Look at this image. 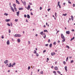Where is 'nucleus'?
I'll use <instances>...</instances> for the list:
<instances>
[{"label": "nucleus", "mask_w": 75, "mask_h": 75, "mask_svg": "<svg viewBox=\"0 0 75 75\" xmlns=\"http://www.w3.org/2000/svg\"><path fill=\"white\" fill-rule=\"evenodd\" d=\"M50 39H49L48 40V42H50Z\"/></svg>", "instance_id": "obj_42"}, {"label": "nucleus", "mask_w": 75, "mask_h": 75, "mask_svg": "<svg viewBox=\"0 0 75 75\" xmlns=\"http://www.w3.org/2000/svg\"><path fill=\"white\" fill-rule=\"evenodd\" d=\"M53 44L54 45H56V42H54L53 43Z\"/></svg>", "instance_id": "obj_37"}, {"label": "nucleus", "mask_w": 75, "mask_h": 75, "mask_svg": "<svg viewBox=\"0 0 75 75\" xmlns=\"http://www.w3.org/2000/svg\"><path fill=\"white\" fill-rule=\"evenodd\" d=\"M24 17H27V15H24Z\"/></svg>", "instance_id": "obj_49"}, {"label": "nucleus", "mask_w": 75, "mask_h": 75, "mask_svg": "<svg viewBox=\"0 0 75 75\" xmlns=\"http://www.w3.org/2000/svg\"><path fill=\"white\" fill-rule=\"evenodd\" d=\"M71 19L72 21H73V18H74V17L73 16H71Z\"/></svg>", "instance_id": "obj_13"}, {"label": "nucleus", "mask_w": 75, "mask_h": 75, "mask_svg": "<svg viewBox=\"0 0 75 75\" xmlns=\"http://www.w3.org/2000/svg\"><path fill=\"white\" fill-rule=\"evenodd\" d=\"M67 48H68V49H69V47L68 46H67Z\"/></svg>", "instance_id": "obj_43"}, {"label": "nucleus", "mask_w": 75, "mask_h": 75, "mask_svg": "<svg viewBox=\"0 0 75 75\" xmlns=\"http://www.w3.org/2000/svg\"><path fill=\"white\" fill-rule=\"evenodd\" d=\"M6 43L7 45H10V41L9 40H8L6 42Z\"/></svg>", "instance_id": "obj_5"}, {"label": "nucleus", "mask_w": 75, "mask_h": 75, "mask_svg": "<svg viewBox=\"0 0 75 75\" xmlns=\"http://www.w3.org/2000/svg\"><path fill=\"white\" fill-rule=\"evenodd\" d=\"M40 33L41 35H42V34H43V32H40Z\"/></svg>", "instance_id": "obj_29"}, {"label": "nucleus", "mask_w": 75, "mask_h": 75, "mask_svg": "<svg viewBox=\"0 0 75 75\" xmlns=\"http://www.w3.org/2000/svg\"><path fill=\"white\" fill-rule=\"evenodd\" d=\"M18 42H20V39H18Z\"/></svg>", "instance_id": "obj_19"}, {"label": "nucleus", "mask_w": 75, "mask_h": 75, "mask_svg": "<svg viewBox=\"0 0 75 75\" xmlns=\"http://www.w3.org/2000/svg\"><path fill=\"white\" fill-rule=\"evenodd\" d=\"M10 20H11L10 19H8V21H10Z\"/></svg>", "instance_id": "obj_53"}, {"label": "nucleus", "mask_w": 75, "mask_h": 75, "mask_svg": "<svg viewBox=\"0 0 75 75\" xmlns=\"http://www.w3.org/2000/svg\"><path fill=\"white\" fill-rule=\"evenodd\" d=\"M8 60H7L5 61L4 62L5 64H7V63H8Z\"/></svg>", "instance_id": "obj_12"}, {"label": "nucleus", "mask_w": 75, "mask_h": 75, "mask_svg": "<svg viewBox=\"0 0 75 75\" xmlns=\"http://www.w3.org/2000/svg\"><path fill=\"white\" fill-rule=\"evenodd\" d=\"M74 38H75L74 37H73L71 39V41H72V40H74Z\"/></svg>", "instance_id": "obj_17"}, {"label": "nucleus", "mask_w": 75, "mask_h": 75, "mask_svg": "<svg viewBox=\"0 0 75 75\" xmlns=\"http://www.w3.org/2000/svg\"><path fill=\"white\" fill-rule=\"evenodd\" d=\"M11 10H12V11L13 12H14V10L13 8V7H12L11 6Z\"/></svg>", "instance_id": "obj_3"}, {"label": "nucleus", "mask_w": 75, "mask_h": 75, "mask_svg": "<svg viewBox=\"0 0 75 75\" xmlns=\"http://www.w3.org/2000/svg\"><path fill=\"white\" fill-rule=\"evenodd\" d=\"M57 72L59 74H61V72H60V71H57Z\"/></svg>", "instance_id": "obj_33"}, {"label": "nucleus", "mask_w": 75, "mask_h": 75, "mask_svg": "<svg viewBox=\"0 0 75 75\" xmlns=\"http://www.w3.org/2000/svg\"><path fill=\"white\" fill-rule=\"evenodd\" d=\"M45 27H46L45 25H44V27L45 28Z\"/></svg>", "instance_id": "obj_64"}, {"label": "nucleus", "mask_w": 75, "mask_h": 75, "mask_svg": "<svg viewBox=\"0 0 75 75\" xmlns=\"http://www.w3.org/2000/svg\"><path fill=\"white\" fill-rule=\"evenodd\" d=\"M30 14H31V15H33V13L32 12H31L30 13Z\"/></svg>", "instance_id": "obj_56"}, {"label": "nucleus", "mask_w": 75, "mask_h": 75, "mask_svg": "<svg viewBox=\"0 0 75 75\" xmlns=\"http://www.w3.org/2000/svg\"><path fill=\"white\" fill-rule=\"evenodd\" d=\"M26 22H27V23H28V20H27V19L26 20Z\"/></svg>", "instance_id": "obj_60"}, {"label": "nucleus", "mask_w": 75, "mask_h": 75, "mask_svg": "<svg viewBox=\"0 0 75 75\" xmlns=\"http://www.w3.org/2000/svg\"><path fill=\"white\" fill-rule=\"evenodd\" d=\"M61 37L62 39H64L65 38V36L62 33L61 34Z\"/></svg>", "instance_id": "obj_2"}, {"label": "nucleus", "mask_w": 75, "mask_h": 75, "mask_svg": "<svg viewBox=\"0 0 75 75\" xmlns=\"http://www.w3.org/2000/svg\"><path fill=\"white\" fill-rule=\"evenodd\" d=\"M14 9H15V10L16 11H17V8H16V7H15L14 8Z\"/></svg>", "instance_id": "obj_28"}, {"label": "nucleus", "mask_w": 75, "mask_h": 75, "mask_svg": "<svg viewBox=\"0 0 75 75\" xmlns=\"http://www.w3.org/2000/svg\"><path fill=\"white\" fill-rule=\"evenodd\" d=\"M18 21V19H15V21H16L17 22Z\"/></svg>", "instance_id": "obj_48"}, {"label": "nucleus", "mask_w": 75, "mask_h": 75, "mask_svg": "<svg viewBox=\"0 0 75 75\" xmlns=\"http://www.w3.org/2000/svg\"><path fill=\"white\" fill-rule=\"evenodd\" d=\"M45 46H46V47H47V46H48V44H46L45 45Z\"/></svg>", "instance_id": "obj_41"}, {"label": "nucleus", "mask_w": 75, "mask_h": 75, "mask_svg": "<svg viewBox=\"0 0 75 75\" xmlns=\"http://www.w3.org/2000/svg\"><path fill=\"white\" fill-rule=\"evenodd\" d=\"M66 33L67 34H70V31H67Z\"/></svg>", "instance_id": "obj_6"}, {"label": "nucleus", "mask_w": 75, "mask_h": 75, "mask_svg": "<svg viewBox=\"0 0 75 75\" xmlns=\"http://www.w3.org/2000/svg\"><path fill=\"white\" fill-rule=\"evenodd\" d=\"M58 43H60V41H59V40H58Z\"/></svg>", "instance_id": "obj_59"}, {"label": "nucleus", "mask_w": 75, "mask_h": 75, "mask_svg": "<svg viewBox=\"0 0 75 75\" xmlns=\"http://www.w3.org/2000/svg\"><path fill=\"white\" fill-rule=\"evenodd\" d=\"M53 73H54V74H57V73L55 71H54L53 72Z\"/></svg>", "instance_id": "obj_24"}, {"label": "nucleus", "mask_w": 75, "mask_h": 75, "mask_svg": "<svg viewBox=\"0 0 75 75\" xmlns=\"http://www.w3.org/2000/svg\"><path fill=\"white\" fill-rule=\"evenodd\" d=\"M68 3H69V4H71V2H70V1L69 0L68 1Z\"/></svg>", "instance_id": "obj_31"}, {"label": "nucleus", "mask_w": 75, "mask_h": 75, "mask_svg": "<svg viewBox=\"0 0 75 75\" xmlns=\"http://www.w3.org/2000/svg\"><path fill=\"white\" fill-rule=\"evenodd\" d=\"M59 3H60V2L59 1L58 2V4H59Z\"/></svg>", "instance_id": "obj_57"}, {"label": "nucleus", "mask_w": 75, "mask_h": 75, "mask_svg": "<svg viewBox=\"0 0 75 75\" xmlns=\"http://www.w3.org/2000/svg\"><path fill=\"white\" fill-rule=\"evenodd\" d=\"M63 63L64 64V65L66 64V62H65V61H64L63 62Z\"/></svg>", "instance_id": "obj_30"}, {"label": "nucleus", "mask_w": 75, "mask_h": 75, "mask_svg": "<svg viewBox=\"0 0 75 75\" xmlns=\"http://www.w3.org/2000/svg\"><path fill=\"white\" fill-rule=\"evenodd\" d=\"M16 3H17L18 4H20V3H19V2L17 0H16Z\"/></svg>", "instance_id": "obj_16"}, {"label": "nucleus", "mask_w": 75, "mask_h": 75, "mask_svg": "<svg viewBox=\"0 0 75 75\" xmlns=\"http://www.w3.org/2000/svg\"><path fill=\"white\" fill-rule=\"evenodd\" d=\"M21 35L18 34H16L15 35V37H21Z\"/></svg>", "instance_id": "obj_1"}, {"label": "nucleus", "mask_w": 75, "mask_h": 75, "mask_svg": "<svg viewBox=\"0 0 75 75\" xmlns=\"http://www.w3.org/2000/svg\"><path fill=\"white\" fill-rule=\"evenodd\" d=\"M11 67V63L9 64V65L8 66V67Z\"/></svg>", "instance_id": "obj_18"}, {"label": "nucleus", "mask_w": 75, "mask_h": 75, "mask_svg": "<svg viewBox=\"0 0 75 75\" xmlns=\"http://www.w3.org/2000/svg\"><path fill=\"white\" fill-rule=\"evenodd\" d=\"M42 9V7H40V10H41Z\"/></svg>", "instance_id": "obj_45"}, {"label": "nucleus", "mask_w": 75, "mask_h": 75, "mask_svg": "<svg viewBox=\"0 0 75 75\" xmlns=\"http://www.w3.org/2000/svg\"><path fill=\"white\" fill-rule=\"evenodd\" d=\"M58 32H59V31H57V32L56 34H57L58 33Z\"/></svg>", "instance_id": "obj_58"}, {"label": "nucleus", "mask_w": 75, "mask_h": 75, "mask_svg": "<svg viewBox=\"0 0 75 75\" xmlns=\"http://www.w3.org/2000/svg\"><path fill=\"white\" fill-rule=\"evenodd\" d=\"M8 32L9 33H11V30H9Z\"/></svg>", "instance_id": "obj_38"}, {"label": "nucleus", "mask_w": 75, "mask_h": 75, "mask_svg": "<svg viewBox=\"0 0 75 75\" xmlns=\"http://www.w3.org/2000/svg\"><path fill=\"white\" fill-rule=\"evenodd\" d=\"M46 50H44V51H43V52H44H44H46Z\"/></svg>", "instance_id": "obj_63"}, {"label": "nucleus", "mask_w": 75, "mask_h": 75, "mask_svg": "<svg viewBox=\"0 0 75 75\" xmlns=\"http://www.w3.org/2000/svg\"><path fill=\"white\" fill-rule=\"evenodd\" d=\"M58 67H54V69L55 70H58Z\"/></svg>", "instance_id": "obj_8"}, {"label": "nucleus", "mask_w": 75, "mask_h": 75, "mask_svg": "<svg viewBox=\"0 0 75 75\" xmlns=\"http://www.w3.org/2000/svg\"><path fill=\"white\" fill-rule=\"evenodd\" d=\"M71 31L73 32H74V31H75V30H74V29H73L71 30Z\"/></svg>", "instance_id": "obj_46"}, {"label": "nucleus", "mask_w": 75, "mask_h": 75, "mask_svg": "<svg viewBox=\"0 0 75 75\" xmlns=\"http://www.w3.org/2000/svg\"><path fill=\"white\" fill-rule=\"evenodd\" d=\"M43 34H44L45 35V37H44V38L45 39L46 37V35L45 34V33H44Z\"/></svg>", "instance_id": "obj_20"}, {"label": "nucleus", "mask_w": 75, "mask_h": 75, "mask_svg": "<svg viewBox=\"0 0 75 75\" xmlns=\"http://www.w3.org/2000/svg\"><path fill=\"white\" fill-rule=\"evenodd\" d=\"M40 74H43V71H41V72H40Z\"/></svg>", "instance_id": "obj_47"}, {"label": "nucleus", "mask_w": 75, "mask_h": 75, "mask_svg": "<svg viewBox=\"0 0 75 75\" xmlns=\"http://www.w3.org/2000/svg\"><path fill=\"white\" fill-rule=\"evenodd\" d=\"M7 25H8V26H10V25L9 23H7Z\"/></svg>", "instance_id": "obj_40"}, {"label": "nucleus", "mask_w": 75, "mask_h": 75, "mask_svg": "<svg viewBox=\"0 0 75 75\" xmlns=\"http://www.w3.org/2000/svg\"><path fill=\"white\" fill-rule=\"evenodd\" d=\"M73 62H74V60H71V63H73Z\"/></svg>", "instance_id": "obj_36"}, {"label": "nucleus", "mask_w": 75, "mask_h": 75, "mask_svg": "<svg viewBox=\"0 0 75 75\" xmlns=\"http://www.w3.org/2000/svg\"><path fill=\"white\" fill-rule=\"evenodd\" d=\"M36 55L37 57H38V56L39 55L38 54L36 53Z\"/></svg>", "instance_id": "obj_34"}, {"label": "nucleus", "mask_w": 75, "mask_h": 75, "mask_svg": "<svg viewBox=\"0 0 75 75\" xmlns=\"http://www.w3.org/2000/svg\"><path fill=\"white\" fill-rule=\"evenodd\" d=\"M51 10V8H49L47 9L48 11H50Z\"/></svg>", "instance_id": "obj_39"}, {"label": "nucleus", "mask_w": 75, "mask_h": 75, "mask_svg": "<svg viewBox=\"0 0 75 75\" xmlns=\"http://www.w3.org/2000/svg\"><path fill=\"white\" fill-rule=\"evenodd\" d=\"M68 57H67L66 59V61L67 62L68 61Z\"/></svg>", "instance_id": "obj_23"}, {"label": "nucleus", "mask_w": 75, "mask_h": 75, "mask_svg": "<svg viewBox=\"0 0 75 75\" xmlns=\"http://www.w3.org/2000/svg\"><path fill=\"white\" fill-rule=\"evenodd\" d=\"M12 65H16V63H13Z\"/></svg>", "instance_id": "obj_44"}, {"label": "nucleus", "mask_w": 75, "mask_h": 75, "mask_svg": "<svg viewBox=\"0 0 75 75\" xmlns=\"http://www.w3.org/2000/svg\"><path fill=\"white\" fill-rule=\"evenodd\" d=\"M27 10H30V5H29L28 7H27Z\"/></svg>", "instance_id": "obj_4"}, {"label": "nucleus", "mask_w": 75, "mask_h": 75, "mask_svg": "<svg viewBox=\"0 0 75 75\" xmlns=\"http://www.w3.org/2000/svg\"><path fill=\"white\" fill-rule=\"evenodd\" d=\"M52 44H51L50 45V48H52Z\"/></svg>", "instance_id": "obj_21"}, {"label": "nucleus", "mask_w": 75, "mask_h": 75, "mask_svg": "<svg viewBox=\"0 0 75 75\" xmlns=\"http://www.w3.org/2000/svg\"><path fill=\"white\" fill-rule=\"evenodd\" d=\"M51 55L52 56V55H55V52H53V53H51Z\"/></svg>", "instance_id": "obj_11"}, {"label": "nucleus", "mask_w": 75, "mask_h": 75, "mask_svg": "<svg viewBox=\"0 0 75 75\" xmlns=\"http://www.w3.org/2000/svg\"><path fill=\"white\" fill-rule=\"evenodd\" d=\"M6 21H7V22H8V19H6Z\"/></svg>", "instance_id": "obj_61"}, {"label": "nucleus", "mask_w": 75, "mask_h": 75, "mask_svg": "<svg viewBox=\"0 0 75 75\" xmlns=\"http://www.w3.org/2000/svg\"><path fill=\"white\" fill-rule=\"evenodd\" d=\"M19 10H23V8H19Z\"/></svg>", "instance_id": "obj_10"}, {"label": "nucleus", "mask_w": 75, "mask_h": 75, "mask_svg": "<svg viewBox=\"0 0 75 75\" xmlns=\"http://www.w3.org/2000/svg\"><path fill=\"white\" fill-rule=\"evenodd\" d=\"M63 40L62 41V42H64L65 41V38L62 39Z\"/></svg>", "instance_id": "obj_9"}, {"label": "nucleus", "mask_w": 75, "mask_h": 75, "mask_svg": "<svg viewBox=\"0 0 75 75\" xmlns=\"http://www.w3.org/2000/svg\"><path fill=\"white\" fill-rule=\"evenodd\" d=\"M19 11H18V12H17L16 13L17 16H18V15H19Z\"/></svg>", "instance_id": "obj_15"}, {"label": "nucleus", "mask_w": 75, "mask_h": 75, "mask_svg": "<svg viewBox=\"0 0 75 75\" xmlns=\"http://www.w3.org/2000/svg\"><path fill=\"white\" fill-rule=\"evenodd\" d=\"M30 69V67H28V69Z\"/></svg>", "instance_id": "obj_52"}, {"label": "nucleus", "mask_w": 75, "mask_h": 75, "mask_svg": "<svg viewBox=\"0 0 75 75\" xmlns=\"http://www.w3.org/2000/svg\"><path fill=\"white\" fill-rule=\"evenodd\" d=\"M23 4H25V5L26 4V3H25V2H24V3H23Z\"/></svg>", "instance_id": "obj_54"}, {"label": "nucleus", "mask_w": 75, "mask_h": 75, "mask_svg": "<svg viewBox=\"0 0 75 75\" xmlns=\"http://www.w3.org/2000/svg\"><path fill=\"white\" fill-rule=\"evenodd\" d=\"M64 68H65V70L66 71V72H67V66H65L64 67Z\"/></svg>", "instance_id": "obj_7"}, {"label": "nucleus", "mask_w": 75, "mask_h": 75, "mask_svg": "<svg viewBox=\"0 0 75 75\" xmlns=\"http://www.w3.org/2000/svg\"><path fill=\"white\" fill-rule=\"evenodd\" d=\"M44 32H47L48 33V31L47 30H44Z\"/></svg>", "instance_id": "obj_32"}, {"label": "nucleus", "mask_w": 75, "mask_h": 75, "mask_svg": "<svg viewBox=\"0 0 75 75\" xmlns=\"http://www.w3.org/2000/svg\"><path fill=\"white\" fill-rule=\"evenodd\" d=\"M12 25H13V24H12V23H11V26H12Z\"/></svg>", "instance_id": "obj_50"}, {"label": "nucleus", "mask_w": 75, "mask_h": 75, "mask_svg": "<svg viewBox=\"0 0 75 75\" xmlns=\"http://www.w3.org/2000/svg\"><path fill=\"white\" fill-rule=\"evenodd\" d=\"M67 13H66V14H63V16H67Z\"/></svg>", "instance_id": "obj_26"}, {"label": "nucleus", "mask_w": 75, "mask_h": 75, "mask_svg": "<svg viewBox=\"0 0 75 75\" xmlns=\"http://www.w3.org/2000/svg\"><path fill=\"white\" fill-rule=\"evenodd\" d=\"M55 16L56 17H57V13L56 12L55 13Z\"/></svg>", "instance_id": "obj_55"}, {"label": "nucleus", "mask_w": 75, "mask_h": 75, "mask_svg": "<svg viewBox=\"0 0 75 75\" xmlns=\"http://www.w3.org/2000/svg\"><path fill=\"white\" fill-rule=\"evenodd\" d=\"M35 36H36V37H37V36H38V34H36L35 35Z\"/></svg>", "instance_id": "obj_62"}, {"label": "nucleus", "mask_w": 75, "mask_h": 75, "mask_svg": "<svg viewBox=\"0 0 75 75\" xmlns=\"http://www.w3.org/2000/svg\"><path fill=\"white\" fill-rule=\"evenodd\" d=\"M73 7H75V4H73Z\"/></svg>", "instance_id": "obj_51"}, {"label": "nucleus", "mask_w": 75, "mask_h": 75, "mask_svg": "<svg viewBox=\"0 0 75 75\" xmlns=\"http://www.w3.org/2000/svg\"><path fill=\"white\" fill-rule=\"evenodd\" d=\"M1 38L2 39H3V38H4V36H3V35L2 36Z\"/></svg>", "instance_id": "obj_35"}, {"label": "nucleus", "mask_w": 75, "mask_h": 75, "mask_svg": "<svg viewBox=\"0 0 75 75\" xmlns=\"http://www.w3.org/2000/svg\"><path fill=\"white\" fill-rule=\"evenodd\" d=\"M34 54H37V52L35 50H34Z\"/></svg>", "instance_id": "obj_27"}, {"label": "nucleus", "mask_w": 75, "mask_h": 75, "mask_svg": "<svg viewBox=\"0 0 75 75\" xmlns=\"http://www.w3.org/2000/svg\"><path fill=\"white\" fill-rule=\"evenodd\" d=\"M4 15H5V16H7L8 15V14L6 13H4Z\"/></svg>", "instance_id": "obj_22"}, {"label": "nucleus", "mask_w": 75, "mask_h": 75, "mask_svg": "<svg viewBox=\"0 0 75 75\" xmlns=\"http://www.w3.org/2000/svg\"><path fill=\"white\" fill-rule=\"evenodd\" d=\"M27 17L28 18H30V15H27Z\"/></svg>", "instance_id": "obj_14"}, {"label": "nucleus", "mask_w": 75, "mask_h": 75, "mask_svg": "<svg viewBox=\"0 0 75 75\" xmlns=\"http://www.w3.org/2000/svg\"><path fill=\"white\" fill-rule=\"evenodd\" d=\"M13 7H16V4H13Z\"/></svg>", "instance_id": "obj_25"}]
</instances>
